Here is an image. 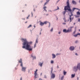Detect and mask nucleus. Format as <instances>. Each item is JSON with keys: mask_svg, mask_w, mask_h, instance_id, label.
Returning <instances> with one entry per match:
<instances>
[{"mask_svg": "<svg viewBox=\"0 0 80 80\" xmlns=\"http://www.w3.org/2000/svg\"><path fill=\"white\" fill-rule=\"evenodd\" d=\"M21 40L23 42L22 47V48L25 49L29 52L33 51V47L31 46V44L33 43L32 41L28 42L26 38H22Z\"/></svg>", "mask_w": 80, "mask_h": 80, "instance_id": "nucleus-1", "label": "nucleus"}, {"mask_svg": "<svg viewBox=\"0 0 80 80\" xmlns=\"http://www.w3.org/2000/svg\"><path fill=\"white\" fill-rule=\"evenodd\" d=\"M48 23V22L47 21L44 22H42V21H39V25L40 26L42 27L45 24L46 25V24H47Z\"/></svg>", "mask_w": 80, "mask_h": 80, "instance_id": "nucleus-2", "label": "nucleus"}, {"mask_svg": "<svg viewBox=\"0 0 80 80\" xmlns=\"http://www.w3.org/2000/svg\"><path fill=\"white\" fill-rule=\"evenodd\" d=\"M72 70L74 72H77L78 70L77 66H74L72 68Z\"/></svg>", "mask_w": 80, "mask_h": 80, "instance_id": "nucleus-3", "label": "nucleus"}, {"mask_svg": "<svg viewBox=\"0 0 80 80\" xmlns=\"http://www.w3.org/2000/svg\"><path fill=\"white\" fill-rule=\"evenodd\" d=\"M38 71V69H36V71H34V78H38V77H37L38 76V74H37V72Z\"/></svg>", "mask_w": 80, "mask_h": 80, "instance_id": "nucleus-4", "label": "nucleus"}, {"mask_svg": "<svg viewBox=\"0 0 80 80\" xmlns=\"http://www.w3.org/2000/svg\"><path fill=\"white\" fill-rule=\"evenodd\" d=\"M51 79H54L55 78V74L53 73H50Z\"/></svg>", "mask_w": 80, "mask_h": 80, "instance_id": "nucleus-5", "label": "nucleus"}, {"mask_svg": "<svg viewBox=\"0 0 80 80\" xmlns=\"http://www.w3.org/2000/svg\"><path fill=\"white\" fill-rule=\"evenodd\" d=\"M38 38H37L35 40V43L34 44V48H35L36 47L37 44H38Z\"/></svg>", "mask_w": 80, "mask_h": 80, "instance_id": "nucleus-6", "label": "nucleus"}, {"mask_svg": "<svg viewBox=\"0 0 80 80\" xmlns=\"http://www.w3.org/2000/svg\"><path fill=\"white\" fill-rule=\"evenodd\" d=\"M21 67H22V69L21 70L22 72H26V69H27V67H23V65L22 66H21Z\"/></svg>", "mask_w": 80, "mask_h": 80, "instance_id": "nucleus-7", "label": "nucleus"}, {"mask_svg": "<svg viewBox=\"0 0 80 80\" xmlns=\"http://www.w3.org/2000/svg\"><path fill=\"white\" fill-rule=\"evenodd\" d=\"M73 28H74L73 26L69 28L68 29V32H72V29Z\"/></svg>", "mask_w": 80, "mask_h": 80, "instance_id": "nucleus-8", "label": "nucleus"}, {"mask_svg": "<svg viewBox=\"0 0 80 80\" xmlns=\"http://www.w3.org/2000/svg\"><path fill=\"white\" fill-rule=\"evenodd\" d=\"M34 54L33 53H32L31 55V57H32L33 60H36V56H33Z\"/></svg>", "mask_w": 80, "mask_h": 80, "instance_id": "nucleus-9", "label": "nucleus"}, {"mask_svg": "<svg viewBox=\"0 0 80 80\" xmlns=\"http://www.w3.org/2000/svg\"><path fill=\"white\" fill-rule=\"evenodd\" d=\"M69 50L70 51H73L75 50V47L73 46H72L70 47Z\"/></svg>", "mask_w": 80, "mask_h": 80, "instance_id": "nucleus-10", "label": "nucleus"}, {"mask_svg": "<svg viewBox=\"0 0 80 80\" xmlns=\"http://www.w3.org/2000/svg\"><path fill=\"white\" fill-rule=\"evenodd\" d=\"M19 63H21L20 66H22L23 65V62H22V59L20 58V59L18 61Z\"/></svg>", "mask_w": 80, "mask_h": 80, "instance_id": "nucleus-11", "label": "nucleus"}, {"mask_svg": "<svg viewBox=\"0 0 80 80\" xmlns=\"http://www.w3.org/2000/svg\"><path fill=\"white\" fill-rule=\"evenodd\" d=\"M43 62H39L38 63V65H39L40 67H42L43 66Z\"/></svg>", "mask_w": 80, "mask_h": 80, "instance_id": "nucleus-12", "label": "nucleus"}, {"mask_svg": "<svg viewBox=\"0 0 80 80\" xmlns=\"http://www.w3.org/2000/svg\"><path fill=\"white\" fill-rule=\"evenodd\" d=\"M78 70H80V63H78L76 65Z\"/></svg>", "mask_w": 80, "mask_h": 80, "instance_id": "nucleus-13", "label": "nucleus"}, {"mask_svg": "<svg viewBox=\"0 0 80 80\" xmlns=\"http://www.w3.org/2000/svg\"><path fill=\"white\" fill-rule=\"evenodd\" d=\"M52 59H54L56 58V55L55 54L52 53Z\"/></svg>", "mask_w": 80, "mask_h": 80, "instance_id": "nucleus-14", "label": "nucleus"}, {"mask_svg": "<svg viewBox=\"0 0 80 80\" xmlns=\"http://www.w3.org/2000/svg\"><path fill=\"white\" fill-rule=\"evenodd\" d=\"M63 32L64 33H68V30H67V29H64L63 30Z\"/></svg>", "mask_w": 80, "mask_h": 80, "instance_id": "nucleus-15", "label": "nucleus"}, {"mask_svg": "<svg viewBox=\"0 0 80 80\" xmlns=\"http://www.w3.org/2000/svg\"><path fill=\"white\" fill-rule=\"evenodd\" d=\"M72 3L73 5H77V2L74 0L72 1Z\"/></svg>", "mask_w": 80, "mask_h": 80, "instance_id": "nucleus-16", "label": "nucleus"}, {"mask_svg": "<svg viewBox=\"0 0 80 80\" xmlns=\"http://www.w3.org/2000/svg\"><path fill=\"white\" fill-rule=\"evenodd\" d=\"M75 77V74H71V78H74Z\"/></svg>", "mask_w": 80, "mask_h": 80, "instance_id": "nucleus-17", "label": "nucleus"}, {"mask_svg": "<svg viewBox=\"0 0 80 80\" xmlns=\"http://www.w3.org/2000/svg\"><path fill=\"white\" fill-rule=\"evenodd\" d=\"M65 11L62 12V13L64 15V16H65V13H66V12H67V10H64Z\"/></svg>", "mask_w": 80, "mask_h": 80, "instance_id": "nucleus-18", "label": "nucleus"}, {"mask_svg": "<svg viewBox=\"0 0 80 80\" xmlns=\"http://www.w3.org/2000/svg\"><path fill=\"white\" fill-rule=\"evenodd\" d=\"M63 73L64 75H66V74H67V72L65 71V70H64L63 71Z\"/></svg>", "mask_w": 80, "mask_h": 80, "instance_id": "nucleus-19", "label": "nucleus"}, {"mask_svg": "<svg viewBox=\"0 0 80 80\" xmlns=\"http://www.w3.org/2000/svg\"><path fill=\"white\" fill-rule=\"evenodd\" d=\"M51 73H53V67H52L51 68Z\"/></svg>", "mask_w": 80, "mask_h": 80, "instance_id": "nucleus-20", "label": "nucleus"}, {"mask_svg": "<svg viewBox=\"0 0 80 80\" xmlns=\"http://www.w3.org/2000/svg\"><path fill=\"white\" fill-rule=\"evenodd\" d=\"M64 78V76H62L60 80H63Z\"/></svg>", "mask_w": 80, "mask_h": 80, "instance_id": "nucleus-21", "label": "nucleus"}, {"mask_svg": "<svg viewBox=\"0 0 80 80\" xmlns=\"http://www.w3.org/2000/svg\"><path fill=\"white\" fill-rule=\"evenodd\" d=\"M51 64H53L54 63V61L53 60L51 61Z\"/></svg>", "mask_w": 80, "mask_h": 80, "instance_id": "nucleus-22", "label": "nucleus"}, {"mask_svg": "<svg viewBox=\"0 0 80 80\" xmlns=\"http://www.w3.org/2000/svg\"><path fill=\"white\" fill-rule=\"evenodd\" d=\"M78 33L77 34H76L74 35H73V36L74 37H77V36H78Z\"/></svg>", "mask_w": 80, "mask_h": 80, "instance_id": "nucleus-23", "label": "nucleus"}, {"mask_svg": "<svg viewBox=\"0 0 80 80\" xmlns=\"http://www.w3.org/2000/svg\"><path fill=\"white\" fill-rule=\"evenodd\" d=\"M47 9V7L46 6H44L43 8V10H46Z\"/></svg>", "mask_w": 80, "mask_h": 80, "instance_id": "nucleus-24", "label": "nucleus"}, {"mask_svg": "<svg viewBox=\"0 0 80 80\" xmlns=\"http://www.w3.org/2000/svg\"><path fill=\"white\" fill-rule=\"evenodd\" d=\"M48 2L47 1L46 2H45L44 3V6H45V5H47V4H48Z\"/></svg>", "mask_w": 80, "mask_h": 80, "instance_id": "nucleus-25", "label": "nucleus"}, {"mask_svg": "<svg viewBox=\"0 0 80 80\" xmlns=\"http://www.w3.org/2000/svg\"><path fill=\"white\" fill-rule=\"evenodd\" d=\"M59 8L58 7L57 8V9H56L54 10L53 11H57V10H59Z\"/></svg>", "mask_w": 80, "mask_h": 80, "instance_id": "nucleus-26", "label": "nucleus"}, {"mask_svg": "<svg viewBox=\"0 0 80 80\" xmlns=\"http://www.w3.org/2000/svg\"><path fill=\"white\" fill-rule=\"evenodd\" d=\"M48 23H49L48 28H50V27H51V25L50 24V22H48Z\"/></svg>", "mask_w": 80, "mask_h": 80, "instance_id": "nucleus-27", "label": "nucleus"}, {"mask_svg": "<svg viewBox=\"0 0 80 80\" xmlns=\"http://www.w3.org/2000/svg\"><path fill=\"white\" fill-rule=\"evenodd\" d=\"M77 14L78 15H80V12H79V11L77 12Z\"/></svg>", "mask_w": 80, "mask_h": 80, "instance_id": "nucleus-28", "label": "nucleus"}, {"mask_svg": "<svg viewBox=\"0 0 80 80\" xmlns=\"http://www.w3.org/2000/svg\"><path fill=\"white\" fill-rule=\"evenodd\" d=\"M32 26L31 24L29 25L28 27L27 28H30V27H32Z\"/></svg>", "mask_w": 80, "mask_h": 80, "instance_id": "nucleus-29", "label": "nucleus"}, {"mask_svg": "<svg viewBox=\"0 0 80 80\" xmlns=\"http://www.w3.org/2000/svg\"><path fill=\"white\" fill-rule=\"evenodd\" d=\"M53 30V28H52L50 30V32H52Z\"/></svg>", "mask_w": 80, "mask_h": 80, "instance_id": "nucleus-30", "label": "nucleus"}, {"mask_svg": "<svg viewBox=\"0 0 80 80\" xmlns=\"http://www.w3.org/2000/svg\"><path fill=\"white\" fill-rule=\"evenodd\" d=\"M75 43H78V40H76L75 41Z\"/></svg>", "mask_w": 80, "mask_h": 80, "instance_id": "nucleus-31", "label": "nucleus"}, {"mask_svg": "<svg viewBox=\"0 0 80 80\" xmlns=\"http://www.w3.org/2000/svg\"><path fill=\"white\" fill-rule=\"evenodd\" d=\"M78 15H76L75 17H76V18H78V17H80V16H79Z\"/></svg>", "mask_w": 80, "mask_h": 80, "instance_id": "nucleus-32", "label": "nucleus"}, {"mask_svg": "<svg viewBox=\"0 0 80 80\" xmlns=\"http://www.w3.org/2000/svg\"><path fill=\"white\" fill-rule=\"evenodd\" d=\"M44 78H47V75H44Z\"/></svg>", "mask_w": 80, "mask_h": 80, "instance_id": "nucleus-33", "label": "nucleus"}, {"mask_svg": "<svg viewBox=\"0 0 80 80\" xmlns=\"http://www.w3.org/2000/svg\"><path fill=\"white\" fill-rule=\"evenodd\" d=\"M48 12H52V11L50 9H49L48 10Z\"/></svg>", "mask_w": 80, "mask_h": 80, "instance_id": "nucleus-34", "label": "nucleus"}, {"mask_svg": "<svg viewBox=\"0 0 80 80\" xmlns=\"http://www.w3.org/2000/svg\"><path fill=\"white\" fill-rule=\"evenodd\" d=\"M75 33H76V30H75V31L73 32V34H75Z\"/></svg>", "mask_w": 80, "mask_h": 80, "instance_id": "nucleus-35", "label": "nucleus"}, {"mask_svg": "<svg viewBox=\"0 0 80 80\" xmlns=\"http://www.w3.org/2000/svg\"><path fill=\"white\" fill-rule=\"evenodd\" d=\"M30 15H29L27 17V19H28Z\"/></svg>", "mask_w": 80, "mask_h": 80, "instance_id": "nucleus-36", "label": "nucleus"}, {"mask_svg": "<svg viewBox=\"0 0 80 80\" xmlns=\"http://www.w3.org/2000/svg\"><path fill=\"white\" fill-rule=\"evenodd\" d=\"M60 55V54L58 53L56 54V56H58V55Z\"/></svg>", "mask_w": 80, "mask_h": 80, "instance_id": "nucleus-37", "label": "nucleus"}, {"mask_svg": "<svg viewBox=\"0 0 80 80\" xmlns=\"http://www.w3.org/2000/svg\"><path fill=\"white\" fill-rule=\"evenodd\" d=\"M64 20L65 22H67V20H66V19H65V18H64Z\"/></svg>", "mask_w": 80, "mask_h": 80, "instance_id": "nucleus-38", "label": "nucleus"}, {"mask_svg": "<svg viewBox=\"0 0 80 80\" xmlns=\"http://www.w3.org/2000/svg\"><path fill=\"white\" fill-rule=\"evenodd\" d=\"M62 24H63V25H66V23L65 22H63L62 23Z\"/></svg>", "mask_w": 80, "mask_h": 80, "instance_id": "nucleus-39", "label": "nucleus"}, {"mask_svg": "<svg viewBox=\"0 0 80 80\" xmlns=\"http://www.w3.org/2000/svg\"><path fill=\"white\" fill-rule=\"evenodd\" d=\"M44 15H46V16H48V15H49V14H48V13H47V14H46Z\"/></svg>", "mask_w": 80, "mask_h": 80, "instance_id": "nucleus-40", "label": "nucleus"}, {"mask_svg": "<svg viewBox=\"0 0 80 80\" xmlns=\"http://www.w3.org/2000/svg\"><path fill=\"white\" fill-rule=\"evenodd\" d=\"M31 14H32V17H33V12H31Z\"/></svg>", "mask_w": 80, "mask_h": 80, "instance_id": "nucleus-41", "label": "nucleus"}, {"mask_svg": "<svg viewBox=\"0 0 80 80\" xmlns=\"http://www.w3.org/2000/svg\"><path fill=\"white\" fill-rule=\"evenodd\" d=\"M43 11L44 12H47V9H46L45 10H43Z\"/></svg>", "mask_w": 80, "mask_h": 80, "instance_id": "nucleus-42", "label": "nucleus"}, {"mask_svg": "<svg viewBox=\"0 0 80 80\" xmlns=\"http://www.w3.org/2000/svg\"><path fill=\"white\" fill-rule=\"evenodd\" d=\"M61 33V32H58V34H59V35H60V34Z\"/></svg>", "mask_w": 80, "mask_h": 80, "instance_id": "nucleus-43", "label": "nucleus"}, {"mask_svg": "<svg viewBox=\"0 0 80 80\" xmlns=\"http://www.w3.org/2000/svg\"><path fill=\"white\" fill-rule=\"evenodd\" d=\"M78 21L79 22H80V18H78Z\"/></svg>", "mask_w": 80, "mask_h": 80, "instance_id": "nucleus-44", "label": "nucleus"}, {"mask_svg": "<svg viewBox=\"0 0 80 80\" xmlns=\"http://www.w3.org/2000/svg\"><path fill=\"white\" fill-rule=\"evenodd\" d=\"M75 55H76V56H78V54H77V53H75Z\"/></svg>", "mask_w": 80, "mask_h": 80, "instance_id": "nucleus-45", "label": "nucleus"}, {"mask_svg": "<svg viewBox=\"0 0 80 80\" xmlns=\"http://www.w3.org/2000/svg\"><path fill=\"white\" fill-rule=\"evenodd\" d=\"M22 20H25V18H22Z\"/></svg>", "mask_w": 80, "mask_h": 80, "instance_id": "nucleus-46", "label": "nucleus"}, {"mask_svg": "<svg viewBox=\"0 0 80 80\" xmlns=\"http://www.w3.org/2000/svg\"><path fill=\"white\" fill-rule=\"evenodd\" d=\"M39 80H43V79H42L41 78H39Z\"/></svg>", "mask_w": 80, "mask_h": 80, "instance_id": "nucleus-47", "label": "nucleus"}, {"mask_svg": "<svg viewBox=\"0 0 80 80\" xmlns=\"http://www.w3.org/2000/svg\"><path fill=\"white\" fill-rule=\"evenodd\" d=\"M39 35H42V32H40L39 33Z\"/></svg>", "mask_w": 80, "mask_h": 80, "instance_id": "nucleus-48", "label": "nucleus"}, {"mask_svg": "<svg viewBox=\"0 0 80 80\" xmlns=\"http://www.w3.org/2000/svg\"><path fill=\"white\" fill-rule=\"evenodd\" d=\"M36 10H35V8H34V9H33V12H35V11H36Z\"/></svg>", "mask_w": 80, "mask_h": 80, "instance_id": "nucleus-49", "label": "nucleus"}, {"mask_svg": "<svg viewBox=\"0 0 80 80\" xmlns=\"http://www.w3.org/2000/svg\"><path fill=\"white\" fill-rule=\"evenodd\" d=\"M20 80H22V77H21L20 78Z\"/></svg>", "mask_w": 80, "mask_h": 80, "instance_id": "nucleus-50", "label": "nucleus"}, {"mask_svg": "<svg viewBox=\"0 0 80 80\" xmlns=\"http://www.w3.org/2000/svg\"><path fill=\"white\" fill-rule=\"evenodd\" d=\"M50 1V0H48L47 1V2L48 3H49V2Z\"/></svg>", "mask_w": 80, "mask_h": 80, "instance_id": "nucleus-51", "label": "nucleus"}, {"mask_svg": "<svg viewBox=\"0 0 80 80\" xmlns=\"http://www.w3.org/2000/svg\"><path fill=\"white\" fill-rule=\"evenodd\" d=\"M77 80H79V78H78V77H77Z\"/></svg>", "mask_w": 80, "mask_h": 80, "instance_id": "nucleus-52", "label": "nucleus"}, {"mask_svg": "<svg viewBox=\"0 0 80 80\" xmlns=\"http://www.w3.org/2000/svg\"><path fill=\"white\" fill-rule=\"evenodd\" d=\"M78 35H80V33H78Z\"/></svg>", "mask_w": 80, "mask_h": 80, "instance_id": "nucleus-53", "label": "nucleus"}, {"mask_svg": "<svg viewBox=\"0 0 80 80\" xmlns=\"http://www.w3.org/2000/svg\"><path fill=\"white\" fill-rule=\"evenodd\" d=\"M42 73H41L40 74V76H42Z\"/></svg>", "mask_w": 80, "mask_h": 80, "instance_id": "nucleus-54", "label": "nucleus"}, {"mask_svg": "<svg viewBox=\"0 0 80 80\" xmlns=\"http://www.w3.org/2000/svg\"><path fill=\"white\" fill-rule=\"evenodd\" d=\"M34 28H35V27H36V26H35L34 25Z\"/></svg>", "mask_w": 80, "mask_h": 80, "instance_id": "nucleus-55", "label": "nucleus"}, {"mask_svg": "<svg viewBox=\"0 0 80 80\" xmlns=\"http://www.w3.org/2000/svg\"><path fill=\"white\" fill-rule=\"evenodd\" d=\"M57 68H59V67H58V66H57Z\"/></svg>", "mask_w": 80, "mask_h": 80, "instance_id": "nucleus-56", "label": "nucleus"}, {"mask_svg": "<svg viewBox=\"0 0 80 80\" xmlns=\"http://www.w3.org/2000/svg\"><path fill=\"white\" fill-rule=\"evenodd\" d=\"M27 23V21L25 22V23Z\"/></svg>", "mask_w": 80, "mask_h": 80, "instance_id": "nucleus-57", "label": "nucleus"}, {"mask_svg": "<svg viewBox=\"0 0 80 80\" xmlns=\"http://www.w3.org/2000/svg\"><path fill=\"white\" fill-rule=\"evenodd\" d=\"M42 2H43V1L42 0L41 1V3H42Z\"/></svg>", "mask_w": 80, "mask_h": 80, "instance_id": "nucleus-58", "label": "nucleus"}, {"mask_svg": "<svg viewBox=\"0 0 80 80\" xmlns=\"http://www.w3.org/2000/svg\"><path fill=\"white\" fill-rule=\"evenodd\" d=\"M17 68H15V70H17Z\"/></svg>", "mask_w": 80, "mask_h": 80, "instance_id": "nucleus-59", "label": "nucleus"}, {"mask_svg": "<svg viewBox=\"0 0 80 80\" xmlns=\"http://www.w3.org/2000/svg\"><path fill=\"white\" fill-rule=\"evenodd\" d=\"M68 22H69V19H68Z\"/></svg>", "mask_w": 80, "mask_h": 80, "instance_id": "nucleus-60", "label": "nucleus"}, {"mask_svg": "<svg viewBox=\"0 0 80 80\" xmlns=\"http://www.w3.org/2000/svg\"><path fill=\"white\" fill-rule=\"evenodd\" d=\"M75 23H76L75 22L74 23V25H75Z\"/></svg>", "mask_w": 80, "mask_h": 80, "instance_id": "nucleus-61", "label": "nucleus"}, {"mask_svg": "<svg viewBox=\"0 0 80 80\" xmlns=\"http://www.w3.org/2000/svg\"><path fill=\"white\" fill-rule=\"evenodd\" d=\"M57 18V20H58V18Z\"/></svg>", "mask_w": 80, "mask_h": 80, "instance_id": "nucleus-62", "label": "nucleus"}, {"mask_svg": "<svg viewBox=\"0 0 80 80\" xmlns=\"http://www.w3.org/2000/svg\"><path fill=\"white\" fill-rule=\"evenodd\" d=\"M59 0H58V1H57V2H59Z\"/></svg>", "mask_w": 80, "mask_h": 80, "instance_id": "nucleus-63", "label": "nucleus"}, {"mask_svg": "<svg viewBox=\"0 0 80 80\" xmlns=\"http://www.w3.org/2000/svg\"><path fill=\"white\" fill-rule=\"evenodd\" d=\"M79 50H80V46L79 47Z\"/></svg>", "mask_w": 80, "mask_h": 80, "instance_id": "nucleus-64", "label": "nucleus"}]
</instances>
